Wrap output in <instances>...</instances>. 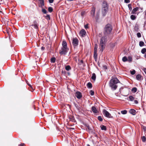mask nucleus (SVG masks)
Wrapping results in <instances>:
<instances>
[{
	"label": "nucleus",
	"mask_w": 146,
	"mask_h": 146,
	"mask_svg": "<svg viewBox=\"0 0 146 146\" xmlns=\"http://www.w3.org/2000/svg\"><path fill=\"white\" fill-rule=\"evenodd\" d=\"M118 83H120V82L117 78H113L109 81V85L111 90L114 91L117 89L118 87L117 84Z\"/></svg>",
	"instance_id": "1"
},
{
	"label": "nucleus",
	"mask_w": 146,
	"mask_h": 146,
	"mask_svg": "<svg viewBox=\"0 0 146 146\" xmlns=\"http://www.w3.org/2000/svg\"><path fill=\"white\" fill-rule=\"evenodd\" d=\"M108 7L109 5L107 2L104 1L102 3V13L103 16H106L108 11Z\"/></svg>",
	"instance_id": "2"
},
{
	"label": "nucleus",
	"mask_w": 146,
	"mask_h": 146,
	"mask_svg": "<svg viewBox=\"0 0 146 146\" xmlns=\"http://www.w3.org/2000/svg\"><path fill=\"white\" fill-rule=\"evenodd\" d=\"M107 42V38L105 36H102L100 40L99 46L101 48L100 50L103 52L105 48Z\"/></svg>",
	"instance_id": "3"
},
{
	"label": "nucleus",
	"mask_w": 146,
	"mask_h": 146,
	"mask_svg": "<svg viewBox=\"0 0 146 146\" xmlns=\"http://www.w3.org/2000/svg\"><path fill=\"white\" fill-rule=\"evenodd\" d=\"M112 30V26L110 24L106 25L104 29V33L105 35H108L110 34Z\"/></svg>",
	"instance_id": "4"
},
{
	"label": "nucleus",
	"mask_w": 146,
	"mask_h": 146,
	"mask_svg": "<svg viewBox=\"0 0 146 146\" xmlns=\"http://www.w3.org/2000/svg\"><path fill=\"white\" fill-rule=\"evenodd\" d=\"M69 50V48H64L62 47L59 51V53L61 55H65Z\"/></svg>",
	"instance_id": "5"
},
{
	"label": "nucleus",
	"mask_w": 146,
	"mask_h": 146,
	"mask_svg": "<svg viewBox=\"0 0 146 146\" xmlns=\"http://www.w3.org/2000/svg\"><path fill=\"white\" fill-rule=\"evenodd\" d=\"M79 40L77 38H74L72 40V44L74 48H75L78 45Z\"/></svg>",
	"instance_id": "6"
},
{
	"label": "nucleus",
	"mask_w": 146,
	"mask_h": 146,
	"mask_svg": "<svg viewBox=\"0 0 146 146\" xmlns=\"http://www.w3.org/2000/svg\"><path fill=\"white\" fill-rule=\"evenodd\" d=\"M103 113L104 115L106 117L109 118H113V116L111 115V114L106 110H103Z\"/></svg>",
	"instance_id": "7"
},
{
	"label": "nucleus",
	"mask_w": 146,
	"mask_h": 146,
	"mask_svg": "<svg viewBox=\"0 0 146 146\" xmlns=\"http://www.w3.org/2000/svg\"><path fill=\"white\" fill-rule=\"evenodd\" d=\"M75 96L78 99H80L82 97L81 93L79 91H77L76 92Z\"/></svg>",
	"instance_id": "8"
},
{
	"label": "nucleus",
	"mask_w": 146,
	"mask_h": 146,
	"mask_svg": "<svg viewBox=\"0 0 146 146\" xmlns=\"http://www.w3.org/2000/svg\"><path fill=\"white\" fill-rule=\"evenodd\" d=\"M95 7L94 6L92 7V9L91 11V15L93 17H94L95 16Z\"/></svg>",
	"instance_id": "9"
},
{
	"label": "nucleus",
	"mask_w": 146,
	"mask_h": 146,
	"mask_svg": "<svg viewBox=\"0 0 146 146\" xmlns=\"http://www.w3.org/2000/svg\"><path fill=\"white\" fill-rule=\"evenodd\" d=\"M80 33L81 36H84L86 34V32L84 29H82L80 31Z\"/></svg>",
	"instance_id": "10"
},
{
	"label": "nucleus",
	"mask_w": 146,
	"mask_h": 146,
	"mask_svg": "<svg viewBox=\"0 0 146 146\" xmlns=\"http://www.w3.org/2000/svg\"><path fill=\"white\" fill-rule=\"evenodd\" d=\"M62 47L63 48H68L67 46V43L65 41L63 40L62 42Z\"/></svg>",
	"instance_id": "11"
},
{
	"label": "nucleus",
	"mask_w": 146,
	"mask_h": 146,
	"mask_svg": "<svg viewBox=\"0 0 146 146\" xmlns=\"http://www.w3.org/2000/svg\"><path fill=\"white\" fill-rule=\"evenodd\" d=\"M40 1V5L39 7L42 8L43 6L44 5V0H38Z\"/></svg>",
	"instance_id": "12"
},
{
	"label": "nucleus",
	"mask_w": 146,
	"mask_h": 146,
	"mask_svg": "<svg viewBox=\"0 0 146 146\" xmlns=\"http://www.w3.org/2000/svg\"><path fill=\"white\" fill-rule=\"evenodd\" d=\"M139 9V7H136L134 8L132 11L131 14H135L136 12L138 11Z\"/></svg>",
	"instance_id": "13"
},
{
	"label": "nucleus",
	"mask_w": 146,
	"mask_h": 146,
	"mask_svg": "<svg viewBox=\"0 0 146 146\" xmlns=\"http://www.w3.org/2000/svg\"><path fill=\"white\" fill-rule=\"evenodd\" d=\"M136 111L133 109H131L129 110L130 113L133 115L135 114Z\"/></svg>",
	"instance_id": "14"
},
{
	"label": "nucleus",
	"mask_w": 146,
	"mask_h": 146,
	"mask_svg": "<svg viewBox=\"0 0 146 146\" xmlns=\"http://www.w3.org/2000/svg\"><path fill=\"white\" fill-rule=\"evenodd\" d=\"M92 110L93 112L94 113H97V110L96 107L94 106H92Z\"/></svg>",
	"instance_id": "15"
},
{
	"label": "nucleus",
	"mask_w": 146,
	"mask_h": 146,
	"mask_svg": "<svg viewBox=\"0 0 146 146\" xmlns=\"http://www.w3.org/2000/svg\"><path fill=\"white\" fill-rule=\"evenodd\" d=\"M87 86L88 88L91 89L92 87V84L91 82H89L87 84Z\"/></svg>",
	"instance_id": "16"
},
{
	"label": "nucleus",
	"mask_w": 146,
	"mask_h": 146,
	"mask_svg": "<svg viewBox=\"0 0 146 146\" xmlns=\"http://www.w3.org/2000/svg\"><path fill=\"white\" fill-rule=\"evenodd\" d=\"M96 76L95 73H93L91 76V79L94 81H95L96 79Z\"/></svg>",
	"instance_id": "17"
},
{
	"label": "nucleus",
	"mask_w": 146,
	"mask_h": 146,
	"mask_svg": "<svg viewBox=\"0 0 146 146\" xmlns=\"http://www.w3.org/2000/svg\"><path fill=\"white\" fill-rule=\"evenodd\" d=\"M141 76L139 74H137L136 76V78L138 80H141Z\"/></svg>",
	"instance_id": "18"
},
{
	"label": "nucleus",
	"mask_w": 146,
	"mask_h": 146,
	"mask_svg": "<svg viewBox=\"0 0 146 146\" xmlns=\"http://www.w3.org/2000/svg\"><path fill=\"white\" fill-rule=\"evenodd\" d=\"M65 69L67 71H69L71 69V67L69 65L65 66Z\"/></svg>",
	"instance_id": "19"
},
{
	"label": "nucleus",
	"mask_w": 146,
	"mask_h": 146,
	"mask_svg": "<svg viewBox=\"0 0 146 146\" xmlns=\"http://www.w3.org/2000/svg\"><path fill=\"white\" fill-rule=\"evenodd\" d=\"M84 125L89 130H91V128L89 126V125L87 123H85Z\"/></svg>",
	"instance_id": "20"
},
{
	"label": "nucleus",
	"mask_w": 146,
	"mask_h": 146,
	"mask_svg": "<svg viewBox=\"0 0 146 146\" xmlns=\"http://www.w3.org/2000/svg\"><path fill=\"white\" fill-rule=\"evenodd\" d=\"M100 127L102 130H106V127L104 125H102L100 126Z\"/></svg>",
	"instance_id": "21"
},
{
	"label": "nucleus",
	"mask_w": 146,
	"mask_h": 146,
	"mask_svg": "<svg viewBox=\"0 0 146 146\" xmlns=\"http://www.w3.org/2000/svg\"><path fill=\"white\" fill-rule=\"evenodd\" d=\"M97 51H94V59H96L97 58Z\"/></svg>",
	"instance_id": "22"
},
{
	"label": "nucleus",
	"mask_w": 146,
	"mask_h": 146,
	"mask_svg": "<svg viewBox=\"0 0 146 146\" xmlns=\"http://www.w3.org/2000/svg\"><path fill=\"white\" fill-rule=\"evenodd\" d=\"M56 61V58L55 57H52L50 59V62L51 63H54Z\"/></svg>",
	"instance_id": "23"
},
{
	"label": "nucleus",
	"mask_w": 146,
	"mask_h": 146,
	"mask_svg": "<svg viewBox=\"0 0 146 146\" xmlns=\"http://www.w3.org/2000/svg\"><path fill=\"white\" fill-rule=\"evenodd\" d=\"M131 19L133 20H135L136 18V16L134 15H131L130 16Z\"/></svg>",
	"instance_id": "24"
},
{
	"label": "nucleus",
	"mask_w": 146,
	"mask_h": 146,
	"mask_svg": "<svg viewBox=\"0 0 146 146\" xmlns=\"http://www.w3.org/2000/svg\"><path fill=\"white\" fill-rule=\"evenodd\" d=\"M128 59L126 56H124L122 59V61L123 62H126L127 61Z\"/></svg>",
	"instance_id": "25"
},
{
	"label": "nucleus",
	"mask_w": 146,
	"mask_h": 146,
	"mask_svg": "<svg viewBox=\"0 0 146 146\" xmlns=\"http://www.w3.org/2000/svg\"><path fill=\"white\" fill-rule=\"evenodd\" d=\"M144 45V42L142 41H140L139 42V45L140 47L143 46Z\"/></svg>",
	"instance_id": "26"
},
{
	"label": "nucleus",
	"mask_w": 146,
	"mask_h": 146,
	"mask_svg": "<svg viewBox=\"0 0 146 146\" xmlns=\"http://www.w3.org/2000/svg\"><path fill=\"white\" fill-rule=\"evenodd\" d=\"M127 61L129 62H130L132 61V57L130 56H129L127 58Z\"/></svg>",
	"instance_id": "27"
},
{
	"label": "nucleus",
	"mask_w": 146,
	"mask_h": 146,
	"mask_svg": "<svg viewBox=\"0 0 146 146\" xmlns=\"http://www.w3.org/2000/svg\"><path fill=\"white\" fill-rule=\"evenodd\" d=\"M134 93L136 92L137 91V88L136 87L133 88L131 90Z\"/></svg>",
	"instance_id": "28"
},
{
	"label": "nucleus",
	"mask_w": 146,
	"mask_h": 146,
	"mask_svg": "<svg viewBox=\"0 0 146 146\" xmlns=\"http://www.w3.org/2000/svg\"><path fill=\"white\" fill-rule=\"evenodd\" d=\"M145 52H146V48H143L141 50V52L142 54H144Z\"/></svg>",
	"instance_id": "29"
},
{
	"label": "nucleus",
	"mask_w": 146,
	"mask_h": 146,
	"mask_svg": "<svg viewBox=\"0 0 146 146\" xmlns=\"http://www.w3.org/2000/svg\"><path fill=\"white\" fill-rule=\"evenodd\" d=\"M53 10V8L51 7H49L48 8V11L50 13L52 12Z\"/></svg>",
	"instance_id": "30"
},
{
	"label": "nucleus",
	"mask_w": 146,
	"mask_h": 146,
	"mask_svg": "<svg viewBox=\"0 0 146 146\" xmlns=\"http://www.w3.org/2000/svg\"><path fill=\"white\" fill-rule=\"evenodd\" d=\"M127 111L126 110H122L121 111V113L123 114H125L127 113Z\"/></svg>",
	"instance_id": "31"
},
{
	"label": "nucleus",
	"mask_w": 146,
	"mask_h": 146,
	"mask_svg": "<svg viewBox=\"0 0 146 146\" xmlns=\"http://www.w3.org/2000/svg\"><path fill=\"white\" fill-rule=\"evenodd\" d=\"M130 100L131 101H133L134 100V97L132 96H130L129 97Z\"/></svg>",
	"instance_id": "32"
},
{
	"label": "nucleus",
	"mask_w": 146,
	"mask_h": 146,
	"mask_svg": "<svg viewBox=\"0 0 146 146\" xmlns=\"http://www.w3.org/2000/svg\"><path fill=\"white\" fill-rule=\"evenodd\" d=\"M98 119L100 121H103V119L101 116H98Z\"/></svg>",
	"instance_id": "33"
},
{
	"label": "nucleus",
	"mask_w": 146,
	"mask_h": 146,
	"mask_svg": "<svg viewBox=\"0 0 146 146\" xmlns=\"http://www.w3.org/2000/svg\"><path fill=\"white\" fill-rule=\"evenodd\" d=\"M45 18L47 20L50 19V16L49 15H47L45 17Z\"/></svg>",
	"instance_id": "34"
},
{
	"label": "nucleus",
	"mask_w": 146,
	"mask_h": 146,
	"mask_svg": "<svg viewBox=\"0 0 146 146\" xmlns=\"http://www.w3.org/2000/svg\"><path fill=\"white\" fill-rule=\"evenodd\" d=\"M128 7L129 8V10L131 11L132 9V8L131 7V4H129L128 5Z\"/></svg>",
	"instance_id": "35"
},
{
	"label": "nucleus",
	"mask_w": 146,
	"mask_h": 146,
	"mask_svg": "<svg viewBox=\"0 0 146 146\" xmlns=\"http://www.w3.org/2000/svg\"><path fill=\"white\" fill-rule=\"evenodd\" d=\"M89 93L91 96H93L94 94V91L91 90L89 92Z\"/></svg>",
	"instance_id": "36"
},
{
	"label": "nucleus",
	"mask_w": 146,
	"mask_h": 146,
	"mask_svg": "<svg viewBox=\"0 0 146 146\" xmlns=\"http://www.w3.org/2000/svg\"><path fill=\"white\" fill-rule=\"evenodd\" d=\"M131 74L132 75H134L135 73V71L134 70H133L132 71H130Z\"/></svg>",
	"instance_id": "37"
},
{
	"label": "nucleus",
	"mask_w": 146,
	"mask_h": 146,
	"mask_svg": "<svg viewBox=\"0 0 146 146\" xmlns=\"http://www.w3.org/2000/svg\"><path fill=\"white\" fill-rule=\"evenodd\" d=\"M98 49V45L97 44H96L95 45L94 48V51H97Z\"/></svg>",
	"instance_id": "38"
},
{
	"label": "nucleus",
	"mask_w": 146,
	"mask_h": 146,
	"mask_svg": "<svg viewBox=\"0 0 146 146\" xmlns=\"http://www.w3.org/2000/svg\"><path fill=\"white\" fill-rule=\"evenodd\" d=\"M98 49V45L97 44H96L95 45L94 48V51H97Z\"/></svg>",
	"instance_id": "39"
},
{
	"label": "nucleus",
	"mask_w": 146,
	"mask_h": 146,
	"mask_svg": "<svg viewBox=\"0 0 146 146\" xmlns=\"http://www.w3.org/2000/svg\"><path fill=\"white\" fill-rule=\"evenodd\" d=\"M142 140L143 142H145L146 141V137H141Z\"/></svg>",
	"instance_id": "40"
},
{
	"label": "nucleus",
	"mask_w": 146,
	"mask_h": 146,
	"mask_svg": "<svg viewBox=\"0 0 146 146\" xmlns=\"http://www.w3.org/2000/svg\"><path fill=\"white\" fill-rule=\"evenodd\" d=\"M42 12L44 14H46L47 13V11L45 9H42Z\"/></svg>",
	"instance_id": "41"
},
{
	"label": "nucleus",
	"mask_w": 146,
	"mask_h": 146,
	"mask_svg": "<svg viewBox=\"0 0 146 146\" xmlns=\"http://www.w3.org/2000/svg\"><path fill=\"white\" fill-rule=\"evenodd\" d=\"M32 26L34 27L35 29H37L38 28V27L37 25H32Z\"/></svg>",
	"instance_id": "42"
},
{
	"label": "nucleus",
	"mask_w": 146,
	"mask_h": 146,
	"mask_svg": "<svg viewBox=\"0 0 146 146\" xmlns=\"http://www.w3.org/2000/svg\"><path fill=\"white\" fill-rule=\"evenodd\" d=\"M137 36L138 37L140 38L141 37V35L140 33H138L137 34Z\"/></svg>",
	"instance_id": "43"
},
{
	"label": "nucleus",
	"mask_w": 146,
	"mask_h": 146,
	"mask_svg": "<svg viewBox=\"0 0 146 146\" xmlns=\"http://www.w3.org/2000/svg\"><path fill=\"white\" fill-rule=\"evenodd\" d=\"M62 73L63 75L65 76L66 74V72L65 70H62Z\"/></svg>",
	"instance_id": "44"
},
{
	"label": "nucleus",
	"mask_w": 146,
	"mask_h": 146,
	"mask_svg": "<svg viewBox=\"0 0 146 146\" xmlns=\"http://www.w3.org/2000/svg\"><path fill=\"white\" fill-rule=\"evenodd\" d=\"M74 106L76 107L77 109L78 110L79 109L80 107H79L78 104L75 103H74Z\"/></svg>",
	"instance_id": "45"
},
{
	"label": "nucleus",
	"mask_w": 146,
	"mask_h": 146,
	"mask_svg": "<svg viewBox=\"0 0 146 146\" xmlns=\"http://www.w3.org/2000/svg\"><path fill=\"white\" fill-rule=\"evenodd\" d=\"M88 24H87L86 25H85L84 26V28L86 29H88Z\"/></svg>",
	"instance_id": "46"
},
{
	"label": "nucleus",
	"mask_w": 146,
	"mask_h": 146,
	"mask_svg": "<svg viewBox=\"0 0 146 146\" xmlns=\"http://www.w3.org/2000/svg\"><path fill=\"white\" fill-rule=\"evenodd\" d=\"M124 1L126 3H128L130 2V0H125Z\"/></svg>",
	"instance_id": "47"
},
{
	"label": "nucleus",
	"mask_w": 146,
	"mask_h": 146,
	"mask_svg": "<svg viewBox=\"0 0 146 146\" xmlns=\"http://www.w3.org/2000/svg\"><path fill=\"white\" fill-rule=\"evenodd\" d=\"M33 25H37V22L35 20L33 22Z\"/></svg>",
	"instance_id": "48"
},
{
	"label": "nucleus",
	"mask_w": 146,
	"mask_h": 146,
	"mask_svg": "<svg viewBox=\"0 0 146 146\" xmlns=\"http://www.w3.org/2000/svg\"><path fill=\"white\" fill-rule=\"evenodd\" d=\"M25 145V144L24 143H21L20 144H19L18 145V146H24Z\"/></svg>",
	"instance_id": "49"
},
{
	"label": "nucleus",
	"mask_w": 146,
	"mask_h": 146,
	"mask_svg": "<svg viewBox=\"0 0 146 146\" xmlns=\"http://www.w3.org/2000/svg\"><path fill=\"white\" fill-rule=\"evenodd\" d=\"M50 3H52L53 2L54 0H48Z\"/></svg>",
	"instance_id": "50"
},
{
	"label": "nucleus",
	"mask_w": 146,
	"mask_h": 146,
	"mask_svg": "<svg viewBox=\"0 0 146 146\" xmlns=\"http://www.w3.org/2000/svg\"><path fill=\"white\" fill-rule=\"evenodd\" d=\"M27 82V84L28 85V86L29 87H30L31 88H33V87H32V86L31 85L29 84L27 82Z\"/></svg>",
	"instance_id": "51"
},
{
	"label": "nucleus",
	"mask_w": 146,
	"mask_h": 146,
	"mask_svg": "<svg viewBox=\"0 0 146 146\" xmlns=\"http://www.w3.org/2000/svg\"><path fill=\"white\" fill-rule=\"evenodd\" d=\"M134 102L136 104H137L138 103V101L137 100H135L134 101Z\"/></svg>",
	"instance_id": "52"
},
{
	"label": "nucleus",
	"mask_w": 146,
	"mask_h": 146,
	"mask_svg": "<svg viewBox=\"0 0 146 146\" xmlns=\"http://www.w3.org/2000/svg\"><path fill=\"white\" fill-rule=\"evenodd\" d=\"M143 71H144V72L145 74L146 75V68H143Z\"/></svg>",
	"instance_id": "53"
},
{
	"label": "nucleus",
	"mask_w": 146,
	"mask_h": 146,
	"mask_svg": "<svg viewBox=\"0 0 146 146\" xmlns=\"http://www.w3.org/2000/svg\"><path fill=\"white\" fill-rule=\"evenodd\" d=\"M45 49V48L43 47V46H42L41 47V49L42 50H44Z\"/></svg>",
	"instance_id": "54"
},
{
	"label": "nucleus",
	"mask_w": 146,
	"mask_h": 146,
	"mask_svg": "<svg viewBox=\"0 0 146 146\" xmlns=\"http://www.w3.org/2000/svg\"><path fill=\"white\" fill-rule=\"evenodd\" d=\"M143 129L144 131H146V127H143Z\"/></svg>",
	"instance_id": "55"
},
{
	"label": "nucleus",
	"mask_w": 146,
	"mask_h": 146,
	"mask_svg": "<svg viewBox=\"0 0 146 146\" xmlns=\"http://www.w3.org/2000/svg\"><path fill=\"white\" fill-rule=\"evenodd\" d=\"M104 69H107V67L106 66H104Z\"/></svg>",
	"instance_id": "56"
},
{
	"label": "nucleus",
	"mask_w": 146,
	"mask_h": 146,
	"mask_svg": "<svg viewBox=\"0 0 146 146\" xmlns=\"http://www.w3.org/2000/svg\"><path fill=\"white\" fill-rule=\"evenodd\" d=\"M67 138H66V139H65V140L66 141H67V142L68 143L69 142L68 141V139H67Z\"/></svg>",
	"instance_id": "57"
},
{
	"label": "nucleus",
	"mask_w": 146,
	"mask_h": 146,
	"mask_svg": "<svg viewBox=\"0 0 146 146\" xmlns=\"http://www.w3.org/2000/svg\"><path fill=\"white\" fill-rule=\"evenodd\" d=\"M144 13H145V16L146 17V10L144 11Z\"/></svg>",
	"instance_id": "58"
},
{
	"label": "nucleus",
	"mask_w": 146,
	"mask_h": 146,
	"mask_svg": "<svg viewBox=\"0 0 146 146\" xmlns=\"http://www.w3.org/2000/svg\"><path fill=\"white\" fill-rule=\"evenodd\" d=\"M144 56L145 58H146V53L145 54Z\"/></svg>",
	"instance_id": "59"
},
{
	"label": "nucleus",
	"mask_w": 146,
	"mask_h": 146,
	"mask_svg": "<svg viewBox=\"0 0 146 146\" xmlns=\"http://www.w3.org/2000/svg\"><path fill=\"white\" fill-rule=\"evenodd\" d=\"M81 62L83 63V61L82 60H81L80 61Z\"/></svg>",
	"instance_id": "60"
},
{
	"label": "nucleus",
	"mask_w": 146,
	"mask_h": 146,
	"mask_svg": "<svg viewBox=\"0 0 146 146\" xmlns=\"http://www.w3.org/2000/svg\"><path fill=\"white\" fill-rule=\"evenodd\" d=\"M87 146H90L89 144H87Z\"/></svg>",
	"instance_id": "61"
},
{
	"label": "nucleus",
	"mask_w": 146,
	"mask_h": 146,
	"mask_svg": "<svg viewBox=\"0 0 146 146\" xmlns=\"http://www.w3.org/2000/svg\"><path fill=\"white\" fill-rule=\"evenodd\" d=\"M72 139H74V138H75V137H71Z\"/></svg>",
	"instance_id": "62"
},
{
	"label": "nucleus",
	"mask_w": 146,
	"mask_h": 146,
	"mask_svg": "<svg viewBox=\"0 0 146 146\" xmlns=\"http://www.w3.org/2000/svg\"><path fill=\"white\" fill-rule=\"evenodd\" d=\"M140 8L141 9V10H143V8H140Z\"/></svg>",
	"instance_id": "63"
},
{
	"label": "nucleus",
	"mask_w": 146,
	"mask_h": 146,
	"mask_svg": "<svg viewBox=\"0 0 146 146\" xmlns=\"http://www.w3.org/2000/svg\"><path fill=\"white\" fill-rule=\"evenodd\" d=\"M68 74L69 75L70 74V73H69V72H68Z\"/></svg>",
	"instance_id": "64"
}]
</instances>
